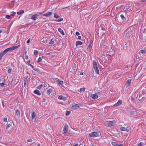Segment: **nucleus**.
Here are the masks:
<instances>
[{
    "label": "nucleus",
    "mask_w": 146,
    "mask_h": 146,
    "mask_svg": "<svg viewBox=\"0 0 146 146\" xmlns=\"http://www.w3.org/2000/svg\"><path fill=\"white\" fill-rule=\"evenodd\" d=\"M120 129L122 131H126L127 132H128L129 131L128 129L124 127H120Z\"/></svg>",
    "instance_id": "obj_21"
},
{
    "label": "nucleus",
    "mask_w": 146,
    "mask_h": 146,
    "mask_svg": "<svg viewBox=\"0 0 146 146\" xmlns=\"http://www.w3.org/2000/svg\"><path fill=\"white\" fill-rule=\"evenodd\" d=\"M122 104V101L121 100H119L116 103L114 104V106H119Z\"/></svg>",
    "instance_id": "obj_14"
},
{
    "label": "nucleus",
    "mask_w": 146,
    "mask_h": 146,
    "mask_svg": "<svg viewBox=\"0 0 146 146\" xmlns=\"http://www.w3.org/2000/svg\"><path fill=\"white\" fill-rule=\"evenodd\" d=\"M20 46V45H19L17 46H13L6 49L3 51L5 53V54H6L8 52H11L13 50H14L19 47Z\"/></svg>",
    "instance_id": "obj_2"
},
{
    "label": "nucleus",
    "mask_w": 146,
    "mask_h": 146,
    "mask_svg": "<svg viewBox=\"0 0 146 146\" xmlns=\"http://www.w3.org/2000/svg\"><path fill=\"white\" fill-rule=\"evenodd\" d=\"M108 48H110V49L109 51L110 53L111 54V53H113V50L111 48V46H108Z\"/></svg>",
    "instance_id": "obj_33"
},
{
    "label": "nucleus",
    "mask_w": 146,
    "mask_h": 146,
    "mask_svg": "<svg viewBox=\"0 0 146 146\" xmlns=\"http://www.w3.org/2000/svg\"><path fill=\"white\" fill-rule=\"evenodd\" d=\"M11 13V15L12 16H14L15 15L16 13L14 11H11L10 12Z\"/></svg>",
    "instance_id": "obj_38"
},
{
    "label": "nucleus",
    "mask_w": 146,
    "mask_h": 146,
    "mask_svg": "<svg viewBox=\"0 0 146 146\" xmlns=\"http://www.w3.org/2000/svg\"><path fill=\"white\" fill-rule=\"evenodd\" d=\"M20 112L19 110H17L16 111L15 115L19 117L20 116Z\"/></svg>",
    "instance_id": "obj_27"
},
{
    "label": "nucleus",
    "mask_w": 146,
    "mask_h": 146,
    "mask_svg": "<svg viewBox=\"0 0 146 146\" xmlns=\"http://www.w3.org/2000/svg\"><path fill=\"white\" fill-rule=\"evenodd\" d=\"M29 65L31 67H32L33 68L34 66L30 64H29Z\"/></svg>",
    "instance_id": "obj_55"
},
{
    "label": "nucleus",
    "mask_w": 146,
    "mask_h": 146,
    "mask_svg": "<svg viewBox=\"0 0 146 146\" xmlns=\"http://www.w3.org/2000/svg\"><path fill=\"white\" fill-rule=\"evenodd\" d=\"M30 41V39L29 38L27 40V43H29Z\"/></svg>",
    "instance_id": "obj_56"
},
{
    "label": "nucleus",
    "mask_w": 146,
    "mask_h": 146,
    "mask_svg": "<svg viewBox=\"0 0 146 146\" xmlns=\"http://www.w3.org/2000/svg\"><path fill=\"white\" fill-rule=\"evenodd\" d=\"M58 99L60 100H62L64 101L66 100L67 99V98L64 96H58Z\"/></svg>",
    "instance_id": "obj_15"
},
{
    "label": "nucleus",
    "mask_w": 146,
    "mask_h": 146,
    "mask_svg": "<svg viewBox=\"0 0 146 146\" xmlns=\"http://www.w3.org/2000/svg\"><path fill=\"white\" fill-rule=\"evenodd\" d=\"M125 32L126 33V36L127 37L131 36L133 34V31L129 29L126 30Z\"/></svg>",
    "instance_id": "obj_5"
},
{
    "label": "nucleus",
    "mask_w": 146,
    "mask_h": 146,
    "mask_svg": "<svg viewBox=\"0 0 146 146\" xmlns=\"http://www.w3.org/2000/svg\"><path fill=\"white\" fill-rule=\"evenodd\" d=\"M40 13H38L37 14L33 15L31 17V19L34 21H35L37 19V17L40 15Z\"/></svg>",
    "instance_id": "obj_8"
},
{
    "label": "nucleus",
    "mask_w": 146,
    "mask_h": 146,
    "mask_svg": "<svg viewBox=\"0 0 146 146\" xmlns=\"http://www.w3.org/2000/svg\"><path fill=\"white\" fill-rule=\"evenodd\" d=\"M80 105L79 104H76L73 105L72 107V109L73 110H75L78 108H80Z\"/></svg>",
    "instance_id": "obj_13"
},
{
    "label": "nucleus",
    "mask_w": 146,
    "mask_h": 146,
    "mask_svg": "<svg viewBox=\"0 0 146 146\" xmlns=\"http://www.w3.org/2000/svg\"><path fill=\"white\" fill-rule=\"evenodd\" d=\"M56 42V39L55 38H53L51 39L49 43L50 44L52 45V44H54V43H55Z\"/></svg>",
    "instance_id": "obj_16"
},
{
    "label": "nucleus",
    "mask_w": 146,
    "mask_h": 146,
    "mask_svg": "<svg viewBox=\"0 0 146 146\" xmlns=\"http://www.w3.org/2000/svg\"><path fill=\"white\" fill-rule=\"evenodd\" d=\"M52 91V89H49L47 91V93L48 94H50Z\"/></svg>",
    "instance_id": "obj_36"
},
{
    "label": "nucleus",
    "mask_w": 146,
    "mask_h": 146,
    "mask_svg": "<svg viewBox=\"0 0 146 146\" xmlns=\"http://www.w3.org/2000/svg\"><path fill=\"white\" fill-rule=\"evenodd\" d=\"M120 17L121 18L122 20H124L125 19V17L123 15L121 14L120 15Z\"/></svg>",
    "instance_id": "obj_42"
},
{
    "label": "nucleus",
    "mask_w": 146,
    "mask_h": 146,
    "mask_svg": "<svg viewBox=\"0 0 146 146\" xmlns=\"http://www.w3.org/2000/svg\"><path fill=\"white\" fill-rule=\"evenodd\" d=\"M100 46L102 47H103L106 46V42L104 41H102L100 44Z\"/></svg>",
    "instance_id": "obj_30"
},
{
    "label": "nucleus",
    "mask_w": 146,
    "mask_h": 146,
    "mask_svg": "<svg viewBox=\"0 0 146 146\" xmlns=\"http://www.w3.org/2000/svg\"><path fill=\"white\" fill-rule=\"evenodd\" d=\"M36 116V113L35 112H33L31 113L32 119H34Z\"/></svg>",
    "instance_id": "obj_20"
},
{
    "label": "nucleus",
    "mask_w": 146,
    "mask_h": 146,
    "mask_svg": "<svg viewBox=\"0 0 146 146\" xmlns=\"http://www.w3.org/2000/svg\"><path fill=\"white\" fill-rule=\"evenodd\" d=\"M111 144L113 146H123L122 144H118L117 143L115 142H112Z\"/></svg>",
    "instance_id": "obj_17"
},
{
    "label": "nucleus",
    "mask_w": 146,
    "mask_h": 146,
    "mask_svg": "<svg viewBox=\"0 0 146 146\" xmlns=\"http://www.w3.org/2000/svg\"><path fill=\"white\" fill-rule=\"evenodd\" d=\"M100 134H101L99 131L94 132L90 133L89 135L91 137H98Z\"/></svg>",
    "instance_id": "obj_4"
},
{
    "label": "nucleus",
    "mask_w": 146,
    "mask_h": 146,
    "mask_svg": "<svg viewBox=\"0 0 146 146\" xmlns=\"http://www.w3.org/2000/svg\"><path fill=\"white\" fill-rule=\"evenodd\" d=\"M31 62V60H29L27 62V63H28V64L29 65V64H30V62Z\"/></svg>",
    "instance_id": "obj_61"
},
{
    "label": "nucleus",
    "mask_w": 146,
    "mask_h": 146,
    "mask_svg": "<svg viewBox=\"0 0 146 146\" xmlns=\"http://www.w3.org/2000/svg\"><path fill=\"white\" fill-rule=\"evenodd\" d=\"M7 117H4L3 118V121L4 122H7Z\"/></svg>",
    "instance_id": "obj_50"
},
{
    "label": "nucleus",
    "mask_w": 146,
    "mask_h": 146,
    "mask_svg": "<svg viewBox=\"0 0 146 146\" xmlns=\"http://www.w3.org/2000/svg\"><path fill=\"white\" fill-rule=\"evenodd\" d=\"M130 99H131V100L132 101L133 100H134V98L133 97H130Z\"/></svg>",
    "instance_id": "obj_54"
},
{
    "label": "nucleus",
    "mask_w": 146,
    "mask_h": 146,
    "mask_svg": "<svg viewBox=\"0 0 146 146\" xmlns=\"http://www.w3.org/2000/svg\"><path fill=\"white\" fill-rule=\"evenodd\" d=\"M93 68L96 73L98 74H99V70L98 66H97L96 67H95Z\"/></svg>",
    "instance_id": "obj_26"
},
{
    "label": "nucleus",
    "mask_w": 146,
    "mask_h": 146,
    "mask_svg": "<svg viewBox=\"0 0 146 146\" xmlns=\"http://www.w3.org/2000/svg\"><path fill=\"white\" fill-rule=\"evenodd\" d=\"M98 93H96L95 94H92L90 96V97L93 99L96 100L98 98Z\"/></svg>",
    "instance_id": "obj_9"
},
{
    "label": "nucleus",
    "mask_w": 146,
    "mask_h": 146,
    "mask_svg": "<svg viewBox=\"0 0 146 146\" xmlns=\"http://www.w3.org/2000/svg\"><path fill=\"white\" fill-rule=\"evenodd\" d=\"M97 4H95L92 6V7L94 9H96L97 7Z\"/></svg>",
    "instance_id": "obj_40"
},
{
    "label": "nucleus",
    "mask_w": 146,
    "mask_h": 146,
    "mask_svg": "<svg viewBox=\"0 0 146 146\" xmlns=\"http://www.w3.org/2000/svg\"><path fill=\"white\" fill-rule=\"evenodd\" d=\"M5 18L8 19H10L11 18V17L10 15H6Z\"/></svg>",
    "instance_id": "obj_45"
},
{
    "label": "nucleus",
    "mask_w": 146,
    "mask_h": 146,
    "mask_svg": "<svg viewBox=\"0 0 146 146\" xmlns=\"http://www.w3.org/2000/svg\"><path fill=\"white\" fill-rule=\"evenodd\" d=\"M130 114L131 115H137V112L135 111H132L130 112Z\"/></svg>",
    "instance_id": "obj_23"
},
{
    "label": "nucleus",
    "mask_w": 146,
    "mask_h": 146,
    "mask_svg": "<svg viewBox=\"0 0 146 146\" xmlns=\"http://www.w3.org/2000/svg\"><path fill=\"white\" fill-rule=\"evenodd\" d=\"M38 51L36 50H35L34 51V55L35 56H36L38 55Z\"/></svg>",
    "instance_id": "obj_37"
},
{
    "label": "nucleus",
    "mask_w": 146,
    "mask_h": 146,
    "mask_svg": "<svg viewBox=\"0 0 146 146\" xmlns=\"http://www.w3.org/2000/svg\"><path fill=\"white\" fill-rule=\"evenodd\" d=\"M34 94L39 96L41 95V93L40 92V91L38 90H34Z\"/></svg>",
    "instance_id": "obj_19"
},
{
    "label": "nucleus",
    "mask_w": 146,
    "mask_h": 146,
    "mask_svg": "<svg viewBox=\"0 0 146 146\" xmlns=\"http://www.w3.org/2000/svg\"><path fill=\"white\" fill-rule=\"evenodd\" d=\"M92 65L93 68L98 66L95 60H94L92 62Z\"/></svg>",
    "instance_id": "obj_29"
},
{
    "label": "nucleus",
    "mask_w": 146,
    "mask_h": 146,
    "mask_svg": "<svg viewBox=\"0 0 146 146\" xmlns=\"http://www.w3.org/2000/svg\"><path fill=\"white\" fill-rule=\"evenodd\" d=\"M146 54V50H141L139 51L138 54H137V56L138 58H143L145 56V54Z\"/></svg>",
    "instance_id": "obj_1"
},
{
    "label": "nucleus",
    "mask_w": 146,
    "mask_h": 146,
    "mask_svg": "<svg viewBox=\"0 0 146 146\" xmlns=\"http://www.w3.org/2000/svg\"><path fill=\"white\" fill-rule=\"evenodd\" d=\"M33 141V140L31 139H29L27 140V141L28 142H32Z\"/></svg>",
    "instance_id": "obj_52"
},
{
    "label": "nucleus",
    "mask_w": 146,
    "mask_h": 146,
    "mask_svg": "<svg viewBox=\"0 0 146 146\" xmlns=\"http://www.w3.org/2000/svg\"><path fill=\"white\" fill-rule=\"evenodd\" d=\"M25 58L26 59H27L28 58V56L27 55H26L25 56Z\"/></svg>",
    "instance_id": "obj_59"
},
{
    "label": "nucleus",
    "mask_w": 146,
    "mask_h": 146,
    "mask_svg": "<svg viewBox=\"0 0 146 146\" xmlns=\"http://www.w3.org/2000/svg\"><path fill=\"white\" fill-rule=\"evenodd\" d=\"M131 80L132 79L128 80L127 82L125 85L126 88H127L130 86L131 82Z\"/></svg>",
    "instance_id": "obj_10"
},
{
    "label": "nucleus",
    "mask_w": 146,
    "mask_h": 146,
    "mask_svg": "<svg viewBox=\"0 0 146 146\" xmlns=\"http://www.w3.org/2000/svg\"><path fill=\"white\" fill-rule=\"evenodd\" d=\"M52 14V13L51 12H47L46 13L43 14V16L47 17H49Z\"/></svg>",
    "instance_id": "obj_11"
},
{
    "label": "nucleus",
    "mask_w": 146,
    "mask_h": 146,
    "mask_svg": "<svg viewBox=\"0 0 146 146\" xmlns=\"http://www.w3.org/2000/svg\"><path fill=\"white\" fill-rule=\"evenodd\" d=\"M60 16L58 15V14L56 13L54 14V17L55 18L58 19L60 17Z\"/></svg>",
    "instance_id": "obj_35"
},
{
    "label": "nucleus",
    "mask_w": 146,
    "mask_h": 146,
    "mask_svg": "<svg viewBox=\"0 0 146 146\" xmlns=\"http://www.w3.org/2000/svg\"><path fill=\"white\" fill-rule=\"evenodd\" d=\"M124 9L129 12L131 11V7H128L127 6H125L124 7Z\"/></svg>",
    "instance_id": "obj_22"
},
{
    "label": "nucleus",
    "mask_w": 146,
    "mask_h": 146,
    "mask_svg": "<svg viewBox=\"0 0 146 146\" xmlns=\"http://www.w3.org/2000/svg\"><path fill=\"white\" fill-rule=\"evenodd\" d=\"M4 101L3 100L2 101V106H3L4 107V106H5V105H4Z\"/></svg>",
    "instance_id": "obj_57"
},
{
    "label": "nucleus",
    "mask_w": 146,
    "mask_h": 146,
    "mask_svg": "<svg viewBox=\"0 0 146 146\" xmlns=\"http://www.w3.org/2000/svg\"><path fill=\"white\" fill-rule=\"evenodd\" d=\"M73 146H78V144H76L75 145Z\"/></svg>",
    "instance_id": "obj_63"
},
{
    "label": "nucleus",
    "mask_w": 146,
    "mask_h": 146,
    "mask_svg": "<svg viewBox=\"0 0 146 146\" xmlns=\"http://www.w3.org/2000/svg\"><path fill=\"white\" fill-rule=\"evenodd\" d=\"M33 69L35 71H36L37 69L36 68H35L34 67H33Z\"/></svg>",
    "instance_id": "obj_58"
},
{
    "label": "nucleus",
    "mask_w": 146,
    "mask_h": 146,
    "mask_svg": "<svg viewBox=\"0 0 146 146\" xmlns=\"http://www.w3.org/2000/svg\"><path fill=\"white\" fill-rule=\"evenodd\" d=\"M11 126V125L10 124H7L6 127V129H8Z\"/></svg>",
    "instance_id": "obj_48"
},
{
    "label": "nucleus",
    "mask_w": 146,
    "mask_h": 146,
    "mask_svg": "<svg viewBox=\"0 0 146 146\" xmlns=\"http://www.w3.org/2000/svg\"><path fill=\"white\" fill-rule=\"evenodd\" d=\"M56 82L59 85H62L64 84L63 81L60 80V79H58L56 81Z\"/></svg>",
    "instance_id": "obj_24"
},
{
    "label": "nucleus",
    "mask_w": 146,
    "mask_h": 146,
    "mask_svg": "<svg viewBox=\"0 0 146 146\" xmlns=\"http://www.w3.org/2000/svg\"><path fill=\"white\" fill-rule=\"evenodd\" d=\"M24 12V11L23 10H21L17 12V14L18 15H20L23 14Z\"/></svg>",
    "instance_id": "obj_32"
},
{
    "label": "nucleus",
    "mask_w": 146,
    "mask_h": 146,
    "mask_svg": "<svg viewBox=\"0 0 146 146\" xmlns=\"http://www.w3.org/2000/svg\"><path fill=\"white\" fill-rule=\"evenodd\" d=\"M144 143L143 142H140L138 144V146H143Z\"/></svg>",
    "instance_id": "obj_39"
},
{
    "label": "nucleus",
    "mask_w": 146,
    "mask_h": 146,
    "mask_svg": "<svg viewBox=\"0 0 146 146\" xmlns=\"http://www.w3.org/2000/svg\"><path fill=\"white\" fill-rule=\"evenodd\" d=\"M5 53L3 51L0 54V61L2 59L3 57L5 54Z\"/></svg>",
    "instance_id": "obj_31"
},
{
    "label": "nucleus",
    "mask_w": 146,
    "mask_h": 146,
    "mask_svg": "<svg viewBox=\"0 0 146 146\" xmlns=\"http://www.w3.org/2000/svg\"><path fill=\"white\" fill-rule=\"evenodd\" d=\"M82 44V42L80 41H77L76 42V46L80 45Z\"/></svg>",
    "instance_id": "obj_28"
},
{
    "label": "nucleus",
    "mask_w": 146,
    "mask_h": 146,
    "mask_svg": "<svg viewBox=\"0 0 146 146\" xmlns=\"http://www.w3.org/2000/svg\"><path fill=\"white\" fill-rule=\"evenodd\" d=\"M42 58L41 57H39L38 58V62H40L42 61Z\"/></svg>",
    "instance_id": "obj_46"
},
{
    "label": "nucleus",
    "mask_w": 146,
    "mask_h": 146,
    "mask_svg": "<svg viewBox=\"0 0 146 146\" xmlns=\"http://www.w3.org/2000/svg\"><path fill=\"white\" fill-rule=\"evenodd\" d=\"M42 85L41 84L39 86H38V88L39 89H40L42 88Z\"/></svg>",
    "instance_id": "obj_49"
},
{
    "label": "nucleus",
    "mask_w": 146,
    "mask_h": 146,
    "mask_svg": "<svg viewBox=\"0 0 146 146\" xmlns=\"http://www.w3.org/2000/svg\"><path fill=\"white\" fill-rule=\"evenodd\" d=\"M76 34L77 35H80V33L78 32H76Z\"/></svg>",
    "instance_id": "obj_53"
},
{
    "label": "nucleus",
    "mask_w": 146,
    "mask_h": 146,
    "mask_svg": "<svg viewBox=\"0 0 146 146\" xmlns=\"http://www.w3.org/2000/svg\"><path fill=\"white\" fill-rule=\"evenodd\" d=\"M68 126L67 124H65L63 128V134H65L68 133Z\"/></svg>",
    "instance_id": "obj_7"
},
{
    "label": "nucleus",
    "mask_w": 146,
    "mask_h": 146,
    "mask_svg": "<svg viewBox=\"0 0 146 146\" xmlns=\"http://www.w3.org/2000/svg\"><path fill=\"white\" fill-rule=\"evenodd\" d=\"M116 122L117 121L115 120L110 121H107L105 122V125L107 127H111L113 126Z\"/></svg>",
    "instance_id": "obj_3"
},
{
    "label": "nucleus",
    "mask_w": 146,
    "mask_h": 146,
    "mask_svg": "<svg viewBox=\"0 0 146 146\" xmlns=\"http://www.w3.org/2000/svg\"><path fill=\"white\" fill-rule=\"evenodd\" d=\"M5 85V82H2L0 84V86L1 87H3Z\"/></svg>",
    "instance_id": "obj_47"
},
{
    "label": "nucleus",
    "mask_w": 146,
    "mask_h": 146,
    "mask_svg": "<svg viewBox=\"0 0 146 146\" xmlns=\"http://www.w3.org/2000/svg\"><path fill=\"white\" fill-rule=\"evenodd\" d=\"M80 74L81 75H83L84 74V73L83 72H81Z\"/></svg>",
    "instance_id": "obj_62"
},
{
    "label": "nucleus",
    "mask_w": 146,
    "mask_h": 146,
    "mask_svg": "<svg viewBox=\"0 0 146 146\" xmlns=\"http://www.w3.org/2000/svg\"><path fill=\"white\" fill-rule=\"evenodd\" d=\"M85 89L86 88H81L80 89V91L81 92H84L85 90Z\"/></svg>",
    "instance_id": "obj_44"
},
{
    "label": "nucleus",
    "mask_w": 146,
    "mask_h": 146,
    "mask_svg": "<svg viewBox=\"0 0 146 146\" xmlns=\"http://www.w3.org/2000/svg\"><path fill=\"white\" fill-rule=\"evenodd\" d=\"M58 30L59 31V32H60V33L62 35H65V34L63 30H62L61 28H59L58 29Z\"/></svg>",
    "instance_id": "obj_25"
},
{
    "label": "nucleus",
    "mask_w": 146,
    "mask_h": 146,
    "mask_svg": "<svg viewBox=\"0 0 146 146\" xmlns=\"http://www.w3.org/2000/svg\"><path fill=\"white\" fill-rule=\"evenodd\" d=\"M81 38V36H78V39L79 40H80Z\"/></svg>",
    "instance_id": "obj_60"
},
{
    "label": "nucleus",
    "mask_w": 146,
    "mask_h": 146,
    "mask_svg": "<svg viewBox=\"0 0 146 146\" xmlns=\"http://www.w3.org/2000/svg\"><path fill=\"white\" fill-rule=\"evenodd\" d=\"M27 78H25L24 79L23 82H24V86H25L26 85L27 82Z\"/></svg>",
    "instance_id": "obj_34"
},
{
    "label": "nucleus",
    "mask_w": 146,
    "mask_h": 146,
    "mask_svg": "<svg viewBox=\"0 0 146 146\" xmlns=\"http://www.w3.org/2000/svg\"><path fill=\"white\" fill-rule=\"evenodd\" d=\"M63 20V19L62 18H61L60 19H59L58 20H55V21L57 22H60L62 21Z\"/></svg>",
    "instance_id": "obj_41"
},
{
    "label": "nucleus",
    "mask_w": 146,
    "mask_h": 146,
    "mask_svg": "<svg viewBox=\"0 0 146 146\" xmlns=\"http://www.w3.org/2000/svg\"><path fill=\"white\" fill-rule=\"evenodd\" d=\"M92 44L91 42H90L89 43V44L88 46V47L87 48V49L89 51H90L92 49Z\"/></svg>",
    "instance_id": "obj_18"
},
{
    "label": "nucleus",
    "mask_w": 146,
    "mask_h": 146,
    "mask_svg": "<svg viewBox=\"0 0 146 146\" xmlns=\"http://www.w3.org/2000/svg\"><path fill=\"white\" fill-rule=\"evenodd\" d=\"M70 113V111H67L66 113V116H68L69 115Z\"/></svg>",
    "instance_id": "obj_43"
},
{
    "label": "nucleus",
    "mask_w": 146,
    "mask_h": 146,
    "mask_svg": "<svg viewBox=\"0 0 146 146\" xmlns=\"http://www.w3.org/2000/svg\"><path fill=\"white\" fill-rule=\"evenodd\" d=\"M146 1V0H142L141 1L143 2H145Z\"/></svg>",
    "instance_id": "obj_64"
},
{
    "label": "nucleus",
    "mask_w": 146,
    "mask_h": 146,
    "mask_svg": "<svg viewBox=\"0 0 146 146\" xmlns=\"http://www.w3.org/2000/svg\"><path fill=\"white\" fill-rule=\"evenodd\" d=\"M86 2H82L80 3V5L81 6V9L82 8H85L87 6V4Z\"/></svg>",
    "instance_id": "obj_12"
},
{
    "label": "nucleus",
    "mask_w": 146,
    "mask_h": 146,
    "mask_svg": "<svg viewBox=\"0 0 146 146\" xmlns=\"http://www.w3.org/2000/svg\"><path fill=\"white\" fill-rule=\"evenodd\" d=\"M12 72V70L11 69H9L8 70V73L10 74Z\"/></svg>",
    "instance_id": "obj_51"
},
{
    "label": "nucleus",
    "mask_w": 146,
    "mask_h": 146,
    "mask_svg": "<svg viewBox=\"0 0 146 146\" xmlns=\"http://www.w3.org/2000/svg\"><path fill=\"white\" fill-rule=\"evenodd\" d=\"M129 43L128 41L124 42L123 43V48L125 50H127L129 48Z\"/></svg>",
    "instance_id": "obj_6"
}]
</instances>
